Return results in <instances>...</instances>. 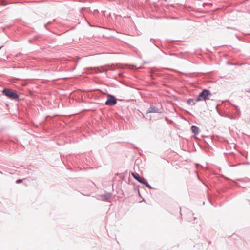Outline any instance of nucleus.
Masks as SVG:
<instances>
[{"mask_svg":"<svg viewBox=\"0 0 250 250\" xmlns=\"http://www.w3.org/2000/svg\"><path fill=\"white\" fill-rule=\"evenodd\" d=\"M50 22H48L46 24H45V26H46V25H47V24H50Z\"/></svg>","mask_w":250,"mask_h":250,"instance_id":"9b49d317","label":"nucleus"},{"mask_svg":"<svg viewBox=\"0 0 250 250\" xmlns=\"http://www.w3.org/2000/svg\"><path fill=\"white\" fill-rule=\"evenodd\" d=\"M212 96V94L210 93L209 90L207 89H203L201 92L200 93L197 98L196 99V102H199L201 101H206L207 100H209Z\"/></svg>","mask_w":250,"mask_h":250,"instance_id":"f257e3e1","label":"nucleus"},{"mask_svg":"<svg viewBox=\"0 0 250 250\" xmlns=\"http://www.w3.org/2000/svg\"><path fill=\"white\" fill-rule=\"evenodd\" d=\"M196 100H195L193 98H190V99H188L187 100V103L188 104L195 105L196 104Z\"/></svg>","mask_w":250,"mask_h":250,"instance_id":"6e6552de","label":"nucleus"},{"mask_svg":"<svg viewBox=\"0 0 250 250\" xmlns=\"http://www.w3.org/2000/svg\"><path fill=\"white\" fill-rule=\"evenodd\" d=\"M132 175L133 177L137 180L139 182L145 185L147 188H148L149 189H152V188L151 186L149 184L147 181L143 177H141L139 174L138 173H132Z\"/></svg>","mask_w":250,"mask_h":250,"instance_id":"f03ea898","label":"nucleus"},{"mask_svg":"<svg viewBox=\"0 0 250 250\" xmlns=\"http://www.w3.org/2000/svg\"><path fill=\"white\" fill-rule=\"evenodd\" d=\"M22 179H18V180L16 181V183H20L22 182Z\"/></svg>","mask_w":250,"mask_h":250,"instance_id":"1a4fd4ad","label":"nucleus"},{"mask_svg":"<svg viewBox=\"0 0 250 250\" xmlns=\"http://www.w3.org/2000/svg\"><path fill=\"white\" fill-rule=\"evenodd\" d=\"M2 46H0V50L1 49Z\"/></svg>","mask_w":250,"mask_h":250,"instance_id":"f8f14e48","label":"nucleus"},{"mask_svg":"<svg viewBox=\"0 0 250 250\" xmlns=\"http://www.w3.org/2000/svg\"><path fill=\"white\" fill-rule=\"evenodd\" d=\"M100 197L103 201H108L111 197V194L110 193H108L106 194L101 195Z\"/></svg>","mask_w":250,"mask_h":250,"instance_id":"423d86ee","label":"nucleus"},{"mask_svg":"<svg viewBox=\"0 0 250 250\" xmlns=\"http://www.w3.org/2000/svg\"><path fill=\"white\" fill-rule=\"evenodd\" d=\"M191 130L193 133H194L195 135H197L199 134L200 129L198 127L192 125L191 127Z\"/></svg>","mask_w":250,"mask_h":250,"instance_id":"0eeeda50","label":"nucleus"},{"mask_svg":"<svg viewBox=\"0 0 250 250\" xmlns=\"http://www.w3.org/2000/svg\"><path fill=\"white\" fill-rule=\"evenodd\" d=\"M246 92H247V93H250V89H248V90H246Z\"/></svg>","mask_w":250,"mask_h":250,"instance_id":"9d476101","label":"nucleus"},{"mask_svg":"<svg viewBox=\"0 0 250 250\" xmlns=\"http://www.w3.org/2000/svg\"><path fill=\"white\" fill-rule=\"evenodd\" d=\"M162 113V111L161 109H159L156 106L151 105L147 111V113Z\"/></svg>","mask_w":250,"mask_h":250,"instance_id":"39448f33","label":"nucleus"},{"mask_svg":"<svg viewBox=\"0 0 250 250\" xmlns=\"http://www.w3.org/2000/svg\"><path fill=\"white\" fill-rule=\"evenodd\" d=\"M3 93L9 98L13 100H15L19 98L18 94L10 89L4 88L3 90Z\"/></svg>","mask_w":250,"mask_h":250,"instance_id":"7ed1b4c3","label":"nucleus"},{"mask_svg":"<svg viewBox=\"0 0 250 250\" xmlns=\"http://www.w3.org/2000/svg\"><path fill=\"white\" fill-rule=\"evenodd\" d=\"M117 103V100L115 97L111 94H108L107 95V99L105 102V105H114Z\"/></svg>","mask_w":250,"mask_h":250,"instance_id":"20e7f679","label":"nucleus"}]
</instances>
